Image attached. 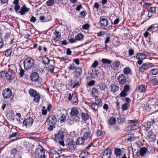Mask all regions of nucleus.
Here are the masks:
<instances>
[{"mask_svg": "<svg viewBox=\"0 0 158 158\" xmlns=\"http://www.w3.org/2000/svg\"><path fill=\"white\" fill-rule=\"evenodd\" d=\"M114 154L116 157H118L121 155L122 150L120 148H114Z\"/></svg>", "mask_w": 158, "mask_h": 158, "instance_id": "nucleus-18", "label": "nucleus"}, {"mask_svg": "<svg viewBox=\"0 0 158 158\" xmlns=\"http://www.w3.org/2000/svg\"><path fill=\"white\" fill-rule=\"evenodd\" d=\"M35 152L40 158H45L44 150L42 146L40 145L37 146L36 148Z\"/></svg>", "mask_w": 158, "mask_h": 158, "instance_id": "nucleus-5", "label": "nucleus"}, {"mask_svg": "<svg viewBox=\"0 0 158 158\" xmlns=\"http://www.w3.org/2000/svg\"><path fill=\"white\" fill-rule=\"evenodd\" d=\"M128 127L132 131L135 130L137 128V126L136 125L135 123L131 125H129Z\"/></svg>", "mask_w": 158, "mask_h": 158, "instance_id": "nucleus-40", "label": "nucleus"}, {"mask_svg": "<svg viewBox=\"0 0 158 158\" xmlns=\"http://www.w3.org/2000/svg\"><path fill=\"white\" fill-rule=\"evenodd\" d=\"M67 147L68 149L72 152L76 150V146L74 141H71L68 143L67 145Z\"/></svg>", "mask_w": 158, "mask_h": 158, "instance_id": "nucleus-11", "label": "nucleus"}, {"mask_svg": "<svg viewBox=\"0 0 158 158\" xmlns=\"http://www.w3.org/2000/svg\"><path fill=\"white\" fill-rule=\"evenodd\" d=\"M84 37V35L82 34L79 33L77 34L75 36V39L77 41H80L82 40Z\"/></svg>", "mask_w": 158, "mask_h": 158, "instance_id": "nucleus-33", "label": "nucleus"}, {"mask_svg": "<svg viewBox=\"0 0 158 158\" xmlns=\"http://www.w3.org/2000/svg\"><path fill=\"white\" fill-rule=\"evenodd\" d=\"M68 68L69 70H74L76 69L75 65L73 64H71L68 67Z\"/></svg>", "mask_w": 158, "mask_h": 158, "instance_id": "nucleus-55", "label": "nucleus"}, {"mask_svg": "<svg viewBox=\"0 0 158 158\" xmlns=\"http://www.w3.org/2000/svg\"><path fill=\"white\" fill-rule=\"evenodd\" d=\"M31 78L32 81L34 82H38L39 79V74L35 72L34 73L31 74Z\"/></svg>", "mask_w": 158, "mask_h": 158, "instance_id": "nucleus-16", "label": "nucleus"}, {"mask_svg": "<svg viewBox=\"0 0 158 158\" xmlns=\"http://www.w3.org/2000/svg\"><path fill=\"white\" fill-rule=\"evenodd\" d=\"M15 76V74L11 71H8L6 72V77L7 80L9 81L13 79Z\"/></svg>", "mask_w": 158, "mask_h": 158, "instance_id": "nucleus-17", "label": "nucleus"}, {"mask_svg": "<svg viewBox=\"0 0 158 158\" xmlns=\"http://www.w3.org/2000/svg\"><path fill=\"white\" fill-rule=\"evenodd\" d=\"M129 105L127 103H124L122 106V108L123 110H127L128 108Z\"/></svg>", "mask_w": 158, "mask_h": 158, "instance_id": "nucleus-45", "label": "nucleus"}, {"mask_svg": "<svg viewBox=\"0 0 158 158\" xmlns=\"http://www.w3.org/2000/svg\"><path fill=\"white\" fill-rule=\"evenodd\" d=\"M85 141L83 137H79L76 141V144L77 145H83L85 143Z\"/></svg>", "mask_w": 158, "mask_h": 158, "instance_id": "nucleus-24", "label": "nucleus"}, {"mask_svg": "<svg viewBox=\"0 0 158 158\" xmlns=\"http://www.w3.org/2000/svg\"><path fill=\"white\" fill-rule=\"evenodd\" d=\"M99 23L101 27L102 28H104L108 25V21L107 19L101 17L100 19Z\"/></svg>", "mask_w": 158, "mask_h": 158, "instance_id": "nucleus-10", "label": "nucleus"}, {"mask_svg": "<svg viewBox=\"0 0 158 158\" xmlns=\"http://www.w3.org/2000/svg\"><path fill=\"white\" fill-rule=\"evenodd\" d=\"M157 25V24H153L151 26H150L147 29V31H150V32H151V33H152L153 32L152 31H150V30L152 29L153 28H154L155 26Z\"/></svg>", "mask_w": 158, "mask_h": 158, "instance_id": "nucleus-51", "label": "nucleus"}, {"mask_svg": "<svg viewBox=\"0 0 158 158\" xmlns=\"http://www.w3.org/2000/svg\"><path fill=\"white\" fill-rule=\"evenodd\" d=\"M17 133L16 132L13 133L10 136V138L11 140H15L17 139Z\"/></svg>", "mask_w": 158, "mask_h": 158, "instance_id": "nucleus-39", "label": "nucleus"}, {"mask_svg": "<svg viewBox=\"0 0 158 158\" xmlns=\"http://www.w3.org/2000/svg\"><path fill=\"white\" fill-rule=\"evenodd\" d=\"M81 117L83 120L86 121L89 119V116L85 113H82L81 114Z\"/></svg>", "mask_w": 158, "mask_h": 158, "instance_id": "nucleus-37", "label": "nucleus"}, {"mask_svg": "<svg viewBox=\"0 0 158 158\" xmlns=\"http://www.w3.org/2000/svg\"><path fill=\"white\" fill-rule=\"evenodd\" d=\"M111 154V151L110 149H107L104 151L102 158H110Z\"/></svg>", "mask_w": 158, "mask_h": 158, "instance_id": "nucleus-14", "label": "nucleus"}, {"mask_svg": "<svg viewBox=\"0 0 158 158\" xmlns=\"http://www.w3.org/2000/svg\"><path fill=\"white\" fill-rule=\"evenodd\" d=\"M98 89L96 88H93L91 91V95L93 97H98Z\"/></svg>", "mask_w": 158, "mask_h": 158, "instance_id": "nucleus-25", "label": "nucleus"}, {"mask_svg": "<svg viewBox=\"0 0 158 158\" xmlns=\"http://www.w3.org/2000/svg\"><path fill=\"white\" fill-rule=\"evenodd\" d=\"M6 71H3L0 73V76L2 78L4 79L6 77Z\"/></svg>", "mask_w": 158, "mask_h": 158, "instance_id": "nucleus-42", "label": "nucleus"}, {"mask_svg": "<svg viewBox=\"0 0 158 158\" xmlns=\"http://www.w3.org/2000/svg\"><path fill=\"white\" fill-rule=\"evenodd\" d=\"M119 88L118 86L116 83L112 84L111 85V90L114 93L117 91L118 90Z\"/></svg>", "mask_w": 158, "mask_h": 158, "instance_id": "nucleus-27", "label": "nucleus"}, {"mask_svg": "<svg viewBox=\"0 0 158 158\" xmlns=\"http://www.w3.org/2000/svg\"><path fill=\"white\" fill-rule=\"evenodd\" d=\"M134 53V51L132 49H130L128 50V54L129 56H132Z\"/></svg>", "mask_w": 158, "mask_h": 158, "instance_id": "nucleus-61", "label": "nucleus"}, {"mask_svg": "<svg viewBox=\"0 0 158 158\" xmlns=\"http://www.w3.org/2000/svg\"><path fill=\"white\" fill-rule=\"evenodd\" d=\"M55 3V0H48L46 2V5L47 6H51Z\"/></svg>", "mask_w": 158, "mask_h": 158, "instance_id": "nucleus-36", "label": "nucleus"}, {"mask_svg": "<svg viewBox=\"0 0 158 158\" xmlns=\"http://www.w3.org/2000/svg\"><path fill=\"white\" fill-rule=\"evenodd\" d=\"M99 74L98 71L96 70H93L91 73L90 76L93 78L94 79L98 77Z\"/></svg>", "mask_w": 158, "mask_h": 158, "instance_id": "nucleus-29", "label": "nucleus"}, {"mask_svg": "<svg viewBox=\"0 0 158 158\" xmlns=\"http://www.w3.org/2000/svg\"><path fill=\"white\" fill-rule=\"evenodd\" d=\"M60 122L61 123L64 122L66 120V116L65 115L63 114H62L60 118Z\"/></svg>", "mask_w": 158, "mask_h": 158, "instance_id": "nucleus-49", "label": "nucleus"}, {"mask_svg": "<svg viewBox=\"0 0 158 158\" xmlns=\"http://www.w3.org/2000/svg\"><path fill=\"white\" fill-rule=\"evenodd\" d=\"M42 60L43 63L45 65L48 64L50 61L48 57L44 56L42 57Z\"/></svg>", "mask_w": 158, "mask_h": 158, "instance_id": "nucleus-32", "label": "nucleus"}, {"mask_svg": "<svg viewBox=\"0 0 158 158\" xmlns=\"http://www.w3.org/2000/svg\"><path fill=\"white\" fill-rule=\"evenodd\" d=\"M88 156V153L87 152H83L80 154L79 156L81 158H85Z\"/></svg>", "mask_w": 158, "mask_h": 158, "instance_id": "nucleus-43", "label": "nucleus"}, {"mask_svg": "<svg viewBox=\"0 0 158 158\" xmlns=\"http://www.w3.org/2000/svg\"><path fill=\"white\" fill-rule=\"evenodd\" d=\"M18 152L19 151L15 148L12 149L11 151V153L14 155L17 154Z\"/></svg>", "mask_w": 158, "mask_h": 158, "instance_id": "nucleus-53", "label": "nucleus"}, {"mask_svg": "<svg viewBox=\"0 0 158 158\" xmlns=\"http://www.w3.org/2000/svg\"><path fill=\"white\" fill-rule=\"evenodd\" d=\"M23 64L26 69H31L35 64L34 60L30 57L27 58L24 61Z\"/></svg>", "mask_w": 158, "mask_h": 158, "instance_id": "nucleus-2", "label": "nucleus"}, {"mask_svg": "<svg viewBox=\"0 0 158 158\" xmlns=\"http://www.w3.org/2000/svg\"><path fill=\"white\" fill-rule=\"evenodd\" d=\"M50 152L52 154H56L57 151L54 148H51L50 150Z\"/></svg>", "mask_w": 158, "mask_h": 158, "instance_id": "nucleus-57", "label": "nucleus"}, {"mask_svg": "<svg viewBox=\"0 0 158 158\" xmlns=\"http://www.w3.org/2000/svg\"><path fill=\"white\" fill-rule=\"evenodd\" d=\"M149 65L147 64H143L141 66V67L142 69H143L144 70H147L149 68Z\"/></svg>", "mask_w": 158, "mask_h": 158, "instance_id": "nucleus-56", "label": "nucleus"}, {"mask_svg": "<svg viewBox=\"0 0 158 158\" xmlns=\"http://www.w3.org/2000/svg\"><path fill=\"white\" fill-rule=\"evenodd\" d=\"M64 135L62 132H59L55 135V139L57 142L63 147L64 146V144L63 141Z\"/></svg>", "mask_w": 158, "mask_h": 158, "instance_id": "nucleus-3", "label": "nucleus"}, {"mask_svg": "<svg viewBox=\"0 0 158 158\" xmlns=\"http://www.w3.org/2000/svg\"><path fill=\"white\" fill-rule=\"evenodd\" d=\"M130 87L128 85H125L123 87V90L127 93L130 91Z\"/></svg>", "mask_w": 158, "mask_h": 158, "instance_id": "nucleus-44", "label": "nucleus"}, {"mask_svg": "<svg viewBox=\"0 0 158 158\" xmlns=\"http://www.w3.org/2000/svg\"><path fill=\"white\" fill-rule=\"evenodd\" d=\"M53 34L57 38L59 39L61 36L60 33L56 30L54 31Z\"/></svg>", "mask_w": 158, "mask_h": 158, "instance_id": "nucleus-41", "label": "nucleus"}, {"mask_svg": "<svg viewBox=\"0 0 158 158\" xmlns=\"http://www.w3.org/2000/svg\"><path fill=\"white\" fill-rule=\"evenodd\" d=\"M82 73L81 69L80 68H78L76 70L75 72L74 77L77 79L80 76Z\"/></svg>", "mask_w": 158, "mask_h": 158, "instance_id": "nucleus-20", "label": "nucleus"}, {"mask_svg": "<svg viewBox=\"0 0 158 158\" xmlns=\"http://www.w3.org/2000/svg\"><path fill=\"white\" fill-rule=\"evenodd\" d=\"M116 122L115 118L114 117H110L109 120V123L110 125H113Z\"/></svg>", "mask_w": 158, "mask_h": 158, "instance_id": "nucleus-35", "label": "nucleus"}, {"mask_svg": "<svg viewBox=\"0 0 158 158\" xmlns=\"http://www.w3.org/2000/svg\"><path fill=\"white\" fill-rule=\"evenodd\" d=\"M29 93L31 97H34V102H39L40 98L39 93H37L35 90L32 89H31L29 90Z\"/></svg>", "mask_w": 158, "mask_h": 158, "instance_id": "nucleus-4", "label": "nucleus"}, {"mask_svg": "<svg viewBox=\"0 0 158 158\" xmlns=\"http://www.w3.org/2000/svg\"><path fill=\"white\" fill-rule=\"evenodd\" d=\"M148 152V148H147L142 147L139 150V155L142 157L144 156Z\"/></svg>", "mask_w": 158, "mask_h": 158, "instance_id": "nucleus-22", "label": "nucleus"}, {"mask_svg": "<svg viewBox=\"0 0 158 158\" xmlns=\"http://www.w3.org/2000/svg\"><path fill=\"white\" fill-rule=\"evenodd\" d=\"M57 118L56 116L54 115H51L48 118V121L49 126L48 127V129L50 131H52L55 128V125L57 122Z\"/></svg>", "mask_w": 158, "mask_h": 158, "instance_id": "nucleus-1", "label": "nucleus"}, {"mask_svg": "<svg viewBox=\"0 0 158 158\" xmlns=\"http://www.w3.org/2000/svg\"><path fill=\"white\" fill-rule=\"evenodd\" d=\"M68 99L69 101L71 100L74 105H76L77 104L78 98L75 93H73L72 94L69 93Z\"/></svg>", "mask_w": 158, "mask_h": 158, "instance_id": "nucleus-6", "label": "nucleus"}, {"mask_svg": "<svg viewBox=\"0 0 158 158\" xmlns=\"http://www.w3.org/2000/svg\"><path fill=\"white\" fill-rule=\"evenodd\" d=\"M135 138L133 134H131L130 136L128 139V141H131L135 140Z\"/></svg>", "mask_w": 158, "mask_h": 158, "instance_id": "nucleus-47", "label": "nucleus"}, {"mask_svg": "<svg viewBox=\"0 0 158 158\" xmlns=\"http://www.w3.org/2000/svg\"><path fill=\"white\" fill-rule=\"evenodd\" d=\"M151 126V123L150 122L147 121L142 125L143 129L147 131L150 128Z\"/></svg>", "mask_w": 158, "mask_h": 158, "instance_id": "nucleus-19", "label": "nucleus"}, {"mask_svg": "<svg viewBox=\"0 0 158 158\" xmlns=\"http://www.w3.org/2000/svg\"><path fill=\"white\" fill-rule=\"evenodd\" d=\"M95 83V81L94 80H91L89 81L88 84V85L89 86H91L94 85Z\"/></svg>", "mask_w": 158, "mask_h": 158, "instance_id": "nucleus-59", "label": "nucleus"}, {"mask_svg": "<svg viewBox=\"0 0 158 158\" xmlns=\"http://www.w3.org/2000/svg\"><path fill=\"white\" fill-rule=\"evenodd\" d=\"M158 73V70L157 69H153L150 71V73H152L153 75H156Z\"/></svg>", "mask_w": 158, "mask_h": 158, "instance_id": "nucleus-46", "label": "nucleus"}, {"mask_svg": "<svg viewBox=\"0 0 158 158\" xmlns=\"http://www.w3.org/2000/svg\"><path fill=\"white\" fill-rule=\"evenodd\" d=\"M120 65V62L118 60H116L112 64L111 67L114 71L118 70Z\"/></svg>", "mask_w": 158, "mask_h": 158, "instance_id": "nucleus-13", "label": "nucleus"}, {"mask_svg": "<svg viewBox=\"0 0 158 158\" xmlns=\"http://www.w3.org/2000/svg\"><path fill=\"white\" fill-rule=\"evenodd\" d=\"M95 104L98 107H101L102 103L101 99L98 97H95Z\"/></svg>", "mask_w": 158, "mask_h": 158, "instance_id": "nucleus-28", "label": "nucleus"}, {"mask_svg": "<svg viewBox=\"0 0 158 158\" xmlns=\"http://www.w3.org/2000/svg\"><path fill=\"white\" fill-rule=\"evenodd\" d=\"M147 137L150 141L153 142L156 139L155 135L152 130L148 132Z\"/></svg>", "mask_w": 158, "mask_h": 158, "instance_id": "nucleus-12", "label": "nucleus"}, {"mask_svg": "<svg viewBox=\"0 0 158 158\" xmlns=\"http://www.w3.org/2000/svg\"><path fill=\"white\" fill-rule=\"evenodd\" d=\"M33 122V119L31 117H29L24 120L23 124L26 127H29L32 125Z\"/></svg>", "mask_w": 158, "mask_h": 158, "instance_id": "nucleus-9", "label": "nucleus"}, {"mask_svg": "<svg viewBox=\"0 0 158 158\" xmlns=\"http://www.w3.org/2000/svg\"><path fill=\"white\" fill-rule=\"evenodd\" d=\"M29 11V8H27L26 5H24L21 8L20 11H19V13L21 15H24L26 13L28 12Z\"/></svg>", "mask_w": 158, "mask_h": 158, "instance_id": "nucleus-15", "label": "nucleus"}, {"mask_svg": "<svg viewBox=\"0 0 158 158\" xmlns=\"http://www.w3.org/2000/svg\"><path fill=\"white\" fill-rule=\"evenodd\" d=\"M89 27L90 25L89 24L86 23L83 25L82 27V28L84 30H88L89 28Z\"/></svg>", "mask_w": 158, "mask_h": 158, "instance_id": "nucleus-52", "label": "nucleus"}, {"mask_svg": "<svg viewBox=\"0 0 158 158\" xmlns=\"http://www.w3.org/2000/svg\"><path fill=\"white\" fill-rule=\"evenodd\" d=\"M127 79V77L123 74L119 75L117 77L119 84L122 85L126 83Z\"/></svg>", "mask_w": 158, "mask_h": 158, "instance_id": "nucleus-7", "label": "nucleus"}, {"mask_svg": "<svg viewBox=\"0 0 158 158\" xmlns=\"http://www.w3.org/2000/svg\"><path fill=\"white\" fill-rule=\"evenodd\" d=\"M48 70L49 71H50V72L53 73H54V70L55 68V67L53 65H50L48 66Z\"/></svg>", "mask_w": 158, "mask_h": 158, "instance_id": "nucleus-48", "label": "nucleus"}, {"mask_svg": "<svg viewBox=\"0 0 158 158\" xmlns=\"http://www.w3.org/2000/svg\"><path fill=\"white\" fill-rule=\"evenodd\" d=\"M85 103L87 104L89 108H91L92 110H97L98 108V106H96V104L95 103H94L91 105L88 104L86 102H85Z\"/></svg>", "mask_w": 158, "mask_h": 158, "instance_id": "nucleus-34", "label": "nucleus"}, {"mask_svg": "<svg viewBox=\"0 0 158 158\" xmlns=\"http://www.w3.org/2000/svg\"><path fill=\"white\" fill-rule=\"evenodd\" d=\"M98 64V62L95 60L94 61V63L92 64V67L95 68H96Z\"/></svg>", "mask_w": 158, "mask_h": 158, "instance_id": "nucleus-54", "label": "nucleus"}, {"mask_svg": "<svg viewBox=\"0 0 158 158\" xmlns=\"http://www.w3.org/2000/svg\"><path fill=\"white\" fill-rule=\"evenodd\" d=\"M77 40L76 39H74L73 38H71L69 40V42L71 44H72L74 43H75L76 42Z\"/></svg>", "mask_w": 158, "mask_h": 158, "instance_id": "nucleus-60", "label": "nucleus"}, {"mask_svg": "<svg viewBox=\"0 0 158 158\" xmlns=\"http://www.w3.org/2000/svg\"><path fill=\"white\" fill-rule=\"evenodd\" d=\"M20 7V6L18 4L15 5V6H14V9L16 11H18Z\"/></svg>", "mask_w": 158, "mask_h": 158, "instance_id": "nucleus-64", "label": "nucleus"}, {"mask_svg": "<svg viewBox=\"0 0 158 158\" xmlns=\"http://www.w3.org/2000/svg\"><path fill=\"white\" fill-rule=\"evenodd\" d=\"M12 94L11 91L9 88L5 89L2 91V95L4 99H7L10 98Z\"/></svg>", "mask_w": 158, "mask_h": 158, "instance_id": "nucleus-8", "label": "nucleus"}, {"mask_svg": "<svg viewBox=\"0 0 158 158\" xmlns=\"http://www.w3.org/2000/svg\"><path fill=\"white\" fill-rule=\"evenodd\" d=\"M83 137L85 140H90L91 139L92 135L89 131H86L84 133Z\"/></svg>", "mask_w": 158, "mask_h": 158, "instance_id": "nucleus-21", "label": "nucleus"}, {"mask_svg": "<svg viewBox=\"0 0 158 158\" xmlns=\"http://www.w3.org/2000/svg\"><path fill=\"white\" fill-rule=\"evenodd\" d=\"M136 145L139 148H141L143 144L141 141H138L136 143Z\"/></svg>", "mask_w": 158, "mask_h": 158, "instance_id": "nucleus-62", "label": "nucleus"}, {"mask_svg": "<svg viewBox=\"0 0 158 158\" xmlns=\"http://www.w3.org/2000/svg\"><path fill=\"white\" fill-rule=\"evenodd\" d=\"M87 13L85 10H83L80 13V15L82 16V17L84 18L86 15Z\"/></svg>", "mask_w": 158, "mask_h": 158, "instance_id": "nucleus-58", "label": "nucleus"}, {"mask_svg": "<svg viewBox=\"0 0 158 158\" xmlns=\"http://www.w3.org/2000/svg\"><path fill=\"white\" fill-rule=\"evenodd\" d=\"M134 57H135L137 59L143 60L146 58V55L145 54L140 53L137 54Z\"/></svg>", "mask_w": 158, "mask_h": 158, "instance_id": "nucleus-23", "label": "nucleus"}, {"mask_svg": "<svg viewBox=\"0 0 158 158\" xmlns=\"http://www.w3.org/2000/svg\"><path fill=\"white\" fill-rule=\"evenodd\" d=\"M101 61L104 64H110L111 63V61L107 59L103 58L102 59Z\"/></svg>", "mask_w": 158, "mask_h": 158, "instance_id": "nucleus-38", "label": "nucleus"}, {"mask_svg": "<svg viewBox=\"0 0 158 158\" xmlns=\"http://www.w3.org/2000/svg\"><path fill=\"white\" fill-rule=\"evenodd\" d=\"M127 95V93L124 91L123 90H122L119 96L122 97H124Z\"/></svg>", "mask_w": 158, "mask_h": 158, "instance_id": "nucleus-50", "label": "nucleus"}, {"mask_svg": "<svg viewBox=\"0 0 158 158\" xmlns=\"http://www.w3.org/2000/svg\"><path fill=\"white\" fill-rule=\"evenodd\" d=\"M79 111L78 109L76 108H73L71 109L70 113L71 115L74 116H77Z\"/></svg>", "mask_w": 158, "mask_h": 158, "instance_id": "nucleus-26", "label": "nucleus"}, {"mask_svg": "<svg viewBox=\"0 0 158 158\" xmlns=\"http://www.w3.org/2000/svg\"><path fill=\"white\" fill-rule=\"evenodd\" d=\"M123 72L124 74L127 75L131 72V70L129 67H126L124 68Z\"/></svg>", "mask_w": 158, "mask_h": 158, "instance_id": "nucleus-31", "label": "nucleus"}, {"mask_svg": "<svg viewBox=\"0 0 158 158\" xmlns=\"http://www.w3.org/2000/svg\"><path fill=\"white\" fill-rule=\"evenodd\" d=\"M146 87L143 85H141L139 86L138 91L139 93L144 92L145 91Z\"/></svg>", "mask_w": 158, "mask_h": 158, "instance_id": "nucleus-30", "label": "nucleus"}, {"mask_svg": "<svg viewBox=\"0 0 158 158\" xmlns=\"http://www.w3.org/2000/svg\"><path fill=\"white\" fill-rule=\"evenodd\" d=\"M157 80L158 79L157 78H155L152 80L151 81V82L152 83L156 85Z\"/></svg>", "mask_w": 158, "mask_h": 158, "instance_id": "nucleus-63", "label": "nucleus"}]
</instances>
